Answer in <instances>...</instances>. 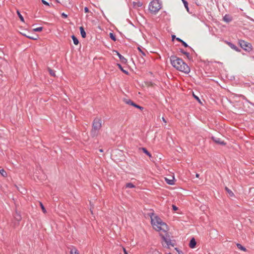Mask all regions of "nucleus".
Here are the masks:
<instances>
[{"instance_id":"nucleus-1","label":"nucleus","mask_w":254,"mask_h":254,"mask_svg":"<svg viewBox=\"0 0 254 254\" xmlns=\"http://www.w3.org/2000/svg\"><path fill=\"white\" fill-rule=\"evenodd\" d=\"M170 60L172 65L176 69L185 73L190 72L189 66L181 59L176 56H171Z\"/></svg>"},{"instance_id":"nucleus-2","label":"nucleus","mask_w":254,"mask_h":254,"mask_svg":"<svg viewBox=\"0 0 254 254\" xmlns=\"http://www.w3.org/2000/svg\"><path fill=\"white\" fill-rule=\"evenodd\" d=\"M151 224L153 228L157 231L160 233H166L168 230L167 224L157 216L153 215L151 216Z\"/></svg>"},{"instance_id":"nucleus-3","label":"nucleus","mask_w":254,"mask_h":254,"mask_svg":"<svg viewBox=\"0 0 254 254\" xmlns=\"http://www.w3.org/2000/svg\"><path fill=\"white\" fill-rule=\"evenodd\" d=\"M102 127V120L99 118L94 119L92 124V128L91 131V135L95 137L98 135V132Z\"/></svg>"},{"instance_id":"nucleus-4","label":"nucleus","mask_w":254,"mask_h":254,"mask_svg":"<svg viewBox=\"0 0 254 254\" xmlns=\"http://www.w3.org/2000/svg\"><path fill=\"white\" fill-rule=\"evenodd\" d=\"M161 8V4L159 0H153L149 4V9L152 13H157Z\"/></svg>"},{"instance_id":"nucleus-5","label":"nucleus","mask_w":254,"mask_h":254,"mask_svg":"<svg viewBox=\"0 0 254 254\" xmlns=\"http://www.w3.org/2000/svg\"><path fill=\"white\" fill-rule=\"evenodd\" d=\"M239 44L241 47L246 51H250L252 49V45L246 41L240 40L239 41Z\"/></svg>"},{"instance_id":"nucleus-6","label":"nucleus","mask_w":254,"mask_h":254,"mask_svg":"<svg viewBox=\"0 0 254 254\" xmlns=\"http://www.w3.org/2000/svg\"><path fill=\"white\" fill-rule=\"evenodd\" d=\"M162 238L164 240V242L166 244L167 246L169 247L170 246H171L172 247L174 246V243L170 239V236L167 234H166L165 235H163L161 234Z\"/></svg>"},{"instance_id":"nucleus-7","label":"nucleus","mask_w":254,"mask_h":254,"mask_svg":"<svg viewBox=\"0 0 254 254\" xmlns=\"http://www.w3.org/2000/svg\"><path fill=\"white\" fill-rule=\"evenodd\" d=\"M212 140L216 143L221 144V145H225V143L224 141H222L220 138L213 136L212 137Z\"/></svg>"},{"instance_id":"nucleus-8","label":"nucleus","mask_w":254,"mask_h":254,"mask_svg":"<svg viewBox=\"0 0 254 254\" xmlns=\"http://www.w3.org/2000/svg\"><path fill=\"white\" fill-rule=\"evenodd\" d=\"M165 180L167 183L169 185H174L175 184V178L174 177H172L171 179L165 178Z\"/></svg>"},{"instance_id":"nucleus-9","label":"nucleus","mask_w":254,"mask_h":254,"mask_svg":"<svg viewBox=\"0 0 254 254\" xmlns=\"http://www.w3.org/2000/svg\"><path fill=\"white\" fill-rule=\"evenodd\" d=\"M227 45L232 49L236 51L239 52L240 51L238 47H237L235 45L233 44L230 43V42H227Z\"/></svg>"},{"instance_id":"nucleus-10","label":"nucleus","mask_w":254,"mask_h":254,"mask_svg":"<svg viewBox=\"0 0 254 254\" xmlns=\"http://www.w3.org/2000/svg\"><path fill=\"white\" fill-rule=\"evenodd\" d=\"M196 245V242L194 238H192L190 242L189 246L190 248H194Z\"/></svg>"},{"instance_id":"nucleus-11","label":"nucleus","mask_w":254,"mask_h":254,"mask_svg":"<svg viewBox=\"0 0 254 254\" xmlns=\"http://www.w3.org/2000/svg\"><path fill=\"white\" fill-rule=\"evenodd\" d=\"M225 189L226 190V191L227 192V193L228 194V196L230 197H234V193L232 192V191L231 190H230L227 187H225Z\"/></svg>"},{"instance_id":"nucleus-12","label":"nucleus","mask_w":254,"mask_h":254,"mask_svg":"<svg viewBox=\"0 0 254 254\" xmlns=\"http://www.w3.org/2000/svg\"><path fill=\"white\" fill-rule=\"evenodd\" d=\"M79 29H80V34H81V36L83 38H85V37H86V32H85L83 27L81 26V27H80Z\"/></svg>"},{"instance_id":"nucleus-13","label":"nucleus","mask_w":254,"mask_h":254,"mask_svg":"<svg viewBox=\"0 0 254 254\" xmlns=\"http://www.w3.org/2000/svg\"><path fill=\"white\" fill-rule=\"evenodd\" d=\"M57 1L63 5H66L69 3V0H57Z\"/></svg>"},{"instance_id":"nucleus-14","label":"nucleus","mask_w":254,"mask_h":254,"mask_svg":"<svg viewBox=\"0 0 254 254\" xmlns=\"http://www.w3.org/2000/svg\"><path fill=\"white\" fill-rule=\"evenodd\" d=\"M223 20L226 22H229L232 19L228 15H226L224 16Z\"/></svg>"},{"instance_id":"nucleus-15","label":"nucleus","mask_w":254,"mask_h":254,"mask_svg":"<svg viewBox=\"0 0 254 254\" xmlns=\"http://www.w3.org/2000/svg\"><path fill=\"white\" fill-rule=\"evenodd\" d=\"M237 246L238 248L239 249H240V250L243 251L244 252L247 251L245 247H244L243 246H242L241 244H237Z\"/></svg>"},{"instance_id":"nucleus-16","label":"nucleus","mask_w":254,"mask_h":254,"mask_svg":"<svg viewBox=\"0 0 254 254\" xmlns=\"http://www.w3.org/2000/svg\"><path fill=\"white\" fill-rule=\"evenodd\" d=\"M14 218L18 221H20L21 219V216L20 215V214L18 213H16V214L15 215Z\"/></svg>"},{"instance_id":"nucleus-17","label":"nucleus","mask_w":254,"mask_h":254,"mask_svg":"<svg viewBox=\"0 0 254 254\" xmlns=\"http://www.w3.org/2000/svg\"><path fill=\"white\" fill-rule=\"evenodd\" d=\"M71 37H72V39L73 40L74 44L75 45H78V43H79L78 39L74 35H72Z\"/></svg>"},{"instance_id":"nucleus-18","label":"nucleus","mask_w":254,"mask_h":254,"mask_svg":"<svg viewBox=\"0 0 254 254\" xmlns=\"http://www.w3.org/2000/svg\"><path fill=\"white\" fill-rule=\"evenodd\" d=\"M134 187H135V186L131 183H127L126 185V188H134Z\"/></svg>"},{"instance_id":"nucleus-19","label":"nucleus","mask_w":254,"mask_h":254,"mask_svg":"<svg viewBox=\"0 0 254 254\" xmlns=\"http://www.w3.org/2000/svg\"><path fill=\"white\" fill-rule=\"evenodd\" d=\"M0 174L1 175L4 177H7V173L4 170V169H0Z\"/></svg>"},{"instance_id":"nucleus-20","label":"nucleus","mask_w":254,"mask_h":254,"mask_svg":"<svg viewBox=\"0 0 254 254\" xmlns=\"http://www.w3.org/2000/svg\"><path fill=\"white\" fill-rule=\"evenodd\" d=\"M70 254H79L77 250L73 248L70 250Z\"/></svg>"},{"instance_id":"nucleus-21","label":"nucleus","mask_w":254,"mask_h":254,"mask_svg":"<svg viewBox=\"0 0 254 254\" xmlns=\"http://www.w3.org/2000/svg\"><path fill=\"white\" fill-rule=\"evenodd\" d=\"M117 65H118V67H119V68H120V69H121V70L123 72H124V73H125V74H128V71H127V70H124V69L123 68L122 66H121V65L120 64H118Z\"/></svg>"},{"instance_id":"nucleus-22","label":"nucleus","mask_w":254,"mask_h":254,"mask_svg":"<svg viewBox=\"0 0 254 254\" xmlns=\"http://www.w3.org/2000/svg\"><path fill=\"white\" fill-rule=\"evenodd\" d=\"M142 150H143V152L145 153L147 155H148L149 157H151V154L146 150L145 148H142Z\"/></svg>"},{"instance_id":"nucleus-23","label":"nucleus","mask_w":254,"mask_h":254,"mask_svg":"<svg viewBox=\"0 0 254 254\" xmlns=\"http://www.w3.org/2000/svg\"><path fill=\"white\" fill-rule=\"evenodd\" d=\"M39 203H40V205L41 206V209L42 210V211L44 213H46L47 212V211H46L45 208L44 207L43 204L41 202H40Z\"/></svg>"},{"instance_id":"nucleus-24","label":"nucleus","mask_w":254,"mask_h":254,"mask_svg":"<svg viewBox=\"0 0 254 254\" xmlns=\"http://www.w3.org/2000/svg\"><path fill=\"white\" fill-rule=\"evenodd\" d=\"M109 35H110V37L111 38V39L112 40H113L114 41H116V38L115 35L113 33H110Z\"/></svg>"},{"instance_id":"nucleus-25","label":"nucleus","mask_w":254,"mask_h":254,"mask_svg":"<svg viewBox=\"0 0 254 254\" xmlns=\"http://www.w3.org/2000/svg\"><path fill=\"white\" fill-rule=\"evenodd\" d=\"M48 70H49V72L50 73V74L53 76H56V74H55V72L52 69H50V68H48Z\"/></svg>"},{"instance_id":"nucleus-26","label":"nucleus","mask_w":254,"mask_h":254,"mask_svg":"<svg viewBox=\"0 0 254 254\" xmlns=\"http://www.w3.org/2000/svg\"><path fill=\"white\" fill-rule=\"evenodd\" d=\"M17 14H18L20 19L21 20V21H22V22H24V18L22 16V15L20 13L19 11H17Z\"/></svg>"},{"instance_id":"nucleus-27","label":"nucleus","mask_w":254,"mask_h":254,"mask_svg":"<svg viewBox=\"0 0 254 254\" xmlns=\"http://www.w3.org/2000/svg\"><path fill=\"white\" fill-rule=\"evenodd\" d=\"M43 28L42 27H39L33 29V31L35 32H40L42 30Z\"/></svg>"},{"instance_id":"nucleus-28","label":"nucleus","mask_w":254,"mask_h":254,"mask_svg":"<svg viewBox=\"0 0 254 254\" xmlns=\"http://www.w3.org/2000/svg\"><path fill=\"white\" fill-rule=\"evenodd\" d=\"M116 53H117V55L118 56L120 60H126L123 56H122L120 53H119L118 52L116 51Z\"/></svg>"},{"instance_id":"nucleus-29","label":"nucleus","mask_w":254,"mask_h":254,"mask_svg":"<svg viewBox=\"0 0 254 254\" xmlns=\"http://www.w3.org/2000/svg\"><path fill=\"white\" fill-rule=\"evenodd\" d=\"M131 105L138 108V109H140V110H142L143 109V107H141V106H139L137 105H136L135 104L133 103H131Z\"/></svg>"},{"instance_id":"nucleus-30","label":"nucleus","mask_w":254,"mask_h":254,"mask_svg":"<svg viewBox=\"0 0 254 254\" xmlns=\"http://www.w3.org/2000/svg\"><path fill=\"white\" fill-rule=\"evenodd\" d=\"M25 36L30 39H32V40H37V37H32V36L30 37V36L27 35H25Z\"/></svg>"},{"instance_id":"nucleus-31","label":"nucleus","mask_w":254,"mask_h":254,"mask_svg":"<svg viewBox=\"0 0 254 254\" xmlns=\"http://www.w3.org/2000/svg\"><path fill=\"white\" fill-rule=\"evenodd\" d=\"M184 4L185 6V7L187 8V10H188V3L187 1H184Z\"/></svg>"},{"instance_id":"nucleus-32","label":"nucleus","mask_w":254,"mask_h":254,"mask_svg":"<svg viewBox=\"0 0 254 254\" xmlns=\"http://www.w3.org/2000/svg\"><path fill=\"white\" fill-rule=\"evenodd\" d=\"M42 2L43 4H44L45 5H49V3L47 2L46 1H45V0H42Z\"/></svg>"},{"instance_id":"nucleus-33","label":"nucleus","mask_w":254,"mask_h":254,"mask_svg":"<svg viewBox=\"0 0 254 254\" xmlns=\"http://www.w3.org/2000/svg\"><path fill=\"white\" fill-rule=\"evenodd\" d=\"M181 42L182 43L183 45L185 47H188V44L185 42L184 41H181Z\"/></svg>"},{"instance_id":"nucleus-34","label":"nucleus","mask_w":254,"mask_h":254,"mask_svg":"<svg viewBox=\"0 0 254 254\" xmlns=\"http://www.w3.org/2000/svg\"><path fill=\"white\" fill-rule=\"evenodd\" d=\"M62 16L63 17H64V18H67V14H65V13H63L62 14Z\"/></svg>"},{"instance_id":"nucleus-35","label":"nucleus","mask_w":254,"mask_h":254,"mask_svg":"<svg viewBox=\"0 0 254 254\" xmlns=\"http://www.w3.org/2000/svg\"><path fill=\"white\" fill-rule=\"evenodd\" d=\"M172 207L174 210L176 211L178 210V207L176 206L173 205Z\"/></svg>"},{"instance_id":"nucleus-36","label":"nucleus","mask_w":254,"mask_h":254,"mask_svg":"<svg viewBox=\"0 0 254 254\" xmlns=\"http://www.w3.org/2000/svg\"><path fill=\"white\" fill-rule=\"evenodd\" d=\"M183 54H184V55H186L187 57H188L189 56V53H187V52H182Z\"/></svg>"},{"instance_id":"nucleus-37","label":"nucleus","mask_w":254,"mask_h":254,"mask_svg":"<svg viewBox=\"0 0 254 254\" xmlns=\"http://www.w3.org/2000/svg\"><path fill=\"white\" fill-rule=\"evenodd\" d=\"M193 96L197 101H198L199 102H200V99H199V98L197 96L194 95V94H193Z\"/></svg>"},{"instance_id":"nucleus-38","label":"nucleus","mask_w":254,"mask_h":254,"mask_svg":"<svg viewBox=\"0 0 254 254\" xmlns=\"http://www.w3.org/2000/svg\"><path fill=\"white\" fill-rule=\"evenodd\" d=\"M84 11H85V13L88 12L89 10H88V8L87 7H85L84 8Z\"/></svg>"},{"instance_id":"nucleus-39","label":"nucleus","mask_w":254,"mask_h":254,"mask_svg":"<svg viewBox=\"0 0 254 254\" xmlns=\"http://www.w3.org/2000/svg\"><path fill=\"white\" fill-rule=\"evenodd\" d=\"M162 119L165 124L167 123V121H166L164 117H162Z\"/></svg>"},{"instance_id":"nucleus-40","label":"nucleus","mask_w":254,"mask_h":254,"mask_svg":"<svg viewBox=\"0 0 254 254\" xmlns=\"http://www.w3.org/2000/svg\"><path fill=\"white\" fill-rule=\"evenodd\" d=\"M138 49L139 51H140L142 54L143 55H145V54L141 50L140 48L139 47H138Z\"/></svg>"},{"instance_id":"nucleus-41","label":"nucleus","mask_w":254,"mask_h":254,"mask_svg":"<svg viewBox=\"0 0 254 254\" xmlns=\"http://www.w3.org/2000/svg\"><path fill=\"white\" fill-rule=\"evenodd\" d=\"M127 103L128 104H130L131 105V103H133L130 100H129L127 102Z\"/></svg>"},{"instance_id":"nucleus-42","label":"nucleus","mask_w":254,"mask_h":254,"mask_svg":"<svg viewBox=\"0 0 254 254\" xmlns=\"http://www.w3.org/2000/svg\"><path fill=\"white\" fill-rule=\"evenodd\" d=\"M123 250L125 253V254H128L126 251V250L125 248H123Z\"/></svg>"},{"instance_id":"nucleus-43","label":"nucleus","mask_w":254,"mask_h":254,"mask_svg":"<svg viewBox=\"0 0 254 254\" xmlns=\"http://www.w3.org/2000/svg\"><path fill=\"white\" fill-rule=\"evenodd\" d=\"M177 40L178 41H180V42H181V41H182L181 39H180V38H177Z\"/></svg>"},{"instance_id":"nucleus-44","label":"nucleus","mask_w":254,"mask_h":254,"mask_svg":"<svg viewBox=\"0 0 254 254\" xmlns=\"http://www.w3.org/2000/svg\"><path fill=\"white\" fill-rule=\"evenodd\" d=\"M195 176H196V178H198V177H199V174H196V175H195Z\"/></svg>"},{"instance_id":"nucleus-45","label":"nucleus","mask_w":254,"mask_h":254,"mask_svg":"<svg viewBox=\"0 0 254 254\" xmlns=\"http://www.w3.org/2000/svg\"><path fill=\"white\" fill-rule=\"evenodd\" d=\"M138 6H141V4L139 3L138 4Z\"/></svg>"},{"instance_id":"nucleus-46","label":"nucleus","mask_w":254,"mask_h":254,"mask_svg":"<svg viewBox=\"0 0 254 254\" xmlns=\"http://www.w3.org/2000/svg\"><path fill=\"white\" fill-rule=\"evenodd\" d=\"M175 36H174V35L172 36L173 39L175 38Z\"/></svg>"},{"instance_id":"nucleus-47","label":"nucleus","mask_w":254,"mask_h":254,"mask_svg":"<svg viewBox=\"0 0 254 254\" xmlns=\"http://www.w3.org/2000/svg\"><path fill=\"white\" fill-rule=\"evenodd\" d=\"M100 151L102 152L103 151L102 149H100Z\"/></svg>"},{"instance_id":"nucleus-48","label":"nucleus","mask_w":254,"mask_h":254,"mask_svg":"<svg viewBox=\"0 0 254 254\" xmlns=\"http://www.w3.org/2000/svg\"><path fill=\"white\" fill-rule=\"evenodd\" d=\"M183 2H184V1H186V0H182Z\"/></svg>"},{"instance_id":"nucleus-49","label":"nucleus","mask_w":254,"mask_h":254,"mask_svg":"<svg viewBox=\"0 0 254 254\" xmlns=\"http://www.w3.org/2000/svg\"><path fill=\"white\" fill-rule=\"evenodd\" d=\"M168 254H171V253H169Z\"/></svg>"}]
</instances>
